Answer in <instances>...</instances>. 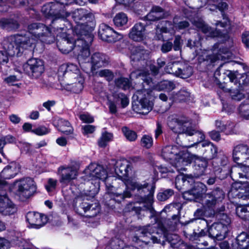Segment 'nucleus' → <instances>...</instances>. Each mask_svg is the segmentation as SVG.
<instances>
[{
  "instance_id": "1",
  "label": "nucleus",
  "mask_w": 249,
  "mask_h": 249,
  "mask_svg": "<svg viewBox=\"0 0 249 249\" xmlns=\"http://www.w3.org/2000/svg\"><path fill=\"white\" fill-rule=\"evenodd\" d=\"M137 190L138 193L141 195L143 202H150L152 199L154 191V186L149 185L147 183L143 184L133 182L132 180H126L125 183H121L120 186L115 188V189L110 191V197L115 201L120 203L126 198H130L131 194L128 190Z\"/></svg>"
},
{
  "instance_id": "2",
  "label": "nucleus",
  "mask_w": 249,
  "mask_h": 249,
  "mask_svg": "<svg viewBox=\"0 0 249 249\" xmlns=\"http://www.w3.org/2000/svg\"><path fill=\"white\" fill-rule=\"evenodd\" d=\"M149 75L148 71H142L139 72L137 76L142 77L144 82L143 89L138 90L134 94L137 102L133 103V110L137 112L145 115L148 114L152 109L153 103L150 101L152 90L150 88H146V84L149 88L153 86L152 79L148 76Z\"/></svg>"
},
{
  "instance_id": "3",
  "label": "nucleus",
  "mask_w": 249,
  "mask_h": 249,
  "mask_svg": "<svg viewBox=\"0 0 249 249\" xmlns=\"http://www.w3.org/2000/svg\"><path fill=\"white\" fill-rule=\"evenodd\" d=\"M71 17L76 24L74 32L77 36L92 34L96 22L91 12L83 8L77 9L71 13Z\"/></svg>"
},
{
  "instance_id": "4",
  "label": "nucleus",
  "mask_w": 249,
  "mask_h": 249,
  "mask_svg": "<svg viewBox=\"0 0 249 249\" xmlns=\"http://www.w3.org/2000/svg\"><path fill=\"white\" fill-rule=\"evenodd\" d=\"M35 43V40L26 35H17L5 38L1 45L3 50L8 52V54L14 55L22 53L24 49H27Z\"/></svg>"
},
{
  "instance_id": "5",
  "label": "nucleus",
  "mask_w": 249,
  "mask_h": 249,
  "mask_svg": "<svg viewBox=\"0 0 249 249\" xmlns=\"http://www.w3.org/2000/svg\"><path fill=\"white\" fill-rule=\"evenodd\" d=\"M229 63L221 64L218 69L219 71L223 72L229 78L230 81L225 85H220V88L225 92H228L231 99L235 101H240L245 98V93L243 89H240V84L236 80V75L233 71L225 70L229 68Z\"/></svg>"
},
{
  "instance_id": "6",
  "label": "nucleus",
  "mask_w": 249,
  "mask_h": 249,
  "mask_svg": "<svg viewBox=\"0 0 249 249\" xmlns=\"http://www.w3.org/2000/svg\"><path fill=\"white\" fill-rule=\"evenodd\" d=\"M94 194L88 195L81 194L75 197L73 206L75 211L79 214L88 217L97 215L99 212V208L96 204H90L88 202L89 199L94 197Z\"/></svg>"
},
{
  "instance_id": "7",
  "label": "nucleus",
  "mask_w": 249,
  "mask_h": 249,
  "mask_svg": "<svg viewBox=\"0 0 249 249\" xmlns=\"http://www.w3.org/2000/svg\"><path fill=\"white\" fill-rule=\"evenodd\" d=\"M64 4L60 2H50L42 7L41 11L46 17H54L52 23H61L65 21V19L69 16V13L65 9Z\"/></svg>"
},
{
  "instance_id": "8",
  "label": "nucleus",
  "mask_w": 249,
  "mask_h": 249,
  "mask_svg": "<svg viewBox=\"0 0 249 249\" xmlns=\"http://www.w3.org/2000/svg\"><path fill=\"white\" fill-rule=\"evenodd\" d=\"M93 40L92 34L79 36L75 42L74 51L79 62L84 63L90 55L89 45Z\"/></svg>"
},
{
  "instance_id": "9",
  "label": "nucleus",
  "mask_w": 249,
  "mask_h": 249,
  "mask_svg": "<svg viewBox=\"0 0 249 249\" xmlns=\"http://www.w3.org/2000/svg\"><path fill=\"white\" fill-rule=\"evenodd\" d=\"M16 192L22 201H24L32 196L36 191L34 180L26 178L16 182Z\"/></svg>"
},
{
  "instance_id": "10",
  "label": "nucleus",
  "mask_w": 249,
  "mask_h": 249,
  "mask_svg": "<svg viewBox=\"0 0 249 249\" xmlns=\"http://www.w3.org/2000/svg\"><path fill=\"white\" fill-rule=\"evenodd\" d=\"M58 76L60 80L66 81L67 83L83 78L77 67L73 64L61 66L58 70Z\"/></svg>"
},
{
  "instance_id": "11",
  "label": "nucleus",
  "mask_w": 249,
  "mask_h": 249,
  "mask_svg": "<svg viewBox=\"0 0 249 249\" xmlns=\"http://www.w3.org/2000/svg\"><path fill=\"white\" fill-rule=\"evenodd\" d=\"M23 68L27 74L35 78H39L45 70L43 61L35 58L29 59L23 65Z\"/></svg>"
},
{
  "instance_id": "12",
  "label": "nucleus",
  "mask_w": 249,
  "mask_h": 249,
  "mask_svg": "<svg viewBox=\"0 0 249 249\" xmlns=\"http://www.w3.org/2000/svg\"><path fill=\"white\" fill-rule=\"evenodd\" d=\"M80 164L76 163L71 166H61L58 169V174L60 176L59 181L63 184H68L76 178L78 175Z\"/></svg>"
},
{
  "instance_id": "13",
  "label": "nucleus",
  "mask_w": 249,
  "mask_h": 249,
  "mask_svg": "<svg viewBox=\"0 0 249 249\" xmlns=\"http://www.w3.org/2000/svg\"><path fill=\"white\" fill-rule=\"evenodd\" d=\"M233 166L231 170V176L233 180L242 183H247L249 180V166L241 163Z\"/></svg>"
},
{
  "instance_id": "14",
  "label": "nucleus",
  "mask_w": 249,
  "mask_h": 249,
  "mask_svg": "<svg viewBox=\"0 0 249 249\" xmlns=\"http://www.w3.org/2000/svg\"><path fill=\"white\" fill-rule=\"evenodd\" d=\"M85 172L89 180L99 179L104 180L107 177V172L104 167L95 163H90L85 170Z\"/></svg>"
},
{
  "instance_id": "15",
  "label": "nucleus",
  "mask_w": 249,
  "mask_h": 249,
  "mask_svg": "<svg viewBox=\"0 0 249 249\" xmlns=\"http://www.w3.org/2000/svg\"><path fill=\"white\" fill-rule=\"evenodd\" d=\"M57 46L60 52L63 53H68L73 49L74 50L75 42L74 40L66 33H62L57 35Z\"/></svg>"
},
{
  "instance_id": "16",
  "label": "nucleus",
  "mask_w": 249,
  "mask_h": 249,
  "mask_svg": "<svg viewBox=\"0 0 249 249\" xmlns=\"http://www.w3.org/2000/svg\"><path fill=\"white\" fill-rule=\"evenodd\" d=\"M98 34L103 40L108 42H115L123 37L122 35L114 31L108 25L104 24L100 25Z\"/></svg>"
},
{
  "instance_id": "17",
  "label": "nucleus",
  "mask_w": 249,
  "mask_h": 249,
  "mask_svg": "<svg viewBox=\"0 0 249 249\" xmlns=\"http://www.w3.org/2000/svg\"><path fill=\"white\" fill-rule=\"evenodd\" d=\"M225 195L223 191L219 188H216L211 193L205 195L204 206L208 208H213L217 203L224 199Z\"/></svg>"
},
{
  "instance_id": "18",
  "label": "nucleus",
  "mask_w": 249,
  "mask_h": 249,
  "mask_svg": "<svg viewBox=\"0 0 249 249\" xmlns=\"http://www.w3.org/2000/svg\"><path fill=\"white\" fill-rule=\"evenodd\" d=\"M233 159L237 163H246L249 166V147L244 144L236 146L233 150Z\"/></svg>"
},
{
  "instance_id": "19",
  "label": "nucleus",
  "mask_w": 249,
  "mask_h": 249,
  "mask_svg": "<svg viewBox=\"0 0 249 249\" xmlns=\"http://www.w3.org/2000/svg\"><path fill=\"white\" fill-rule=\"evenodd\" d=\"M28 30L34 38L28 37L35 39V42L41 37L47 36L51 32L50 29L41 23H33L29 24Z\"/></svg>"
},
{
  "instance_id": "20",
  "label": "nucleus",
  "mask_w": 249,
  "mask_h": 249,
  "mask_svg": "<svg viewBox=\"0 0 249 249\" xmlns=\"http://www.w3.org/2000/svg\"><path fill=\"white\" fill-rule=\"evenodd\" d=\"M17 208L7 197L3 192H0V213L5 215H10L16 213Z\"/></svg>"
},
{
  "instance_id": "21",
  "label": "nucleus",
  "mask_w": 249,
  "mask_h": 249,
  "mask_svg": "<svg viewBox=\"0 0 249 249\" xmlns=\"http://www.w3.org/2000/svg\"><path fill=\"white\" fill-rule=\"evenodd\" d=\"M191 2L194 3L192 5H189V7L194 9H198L203 6H205L206 4H209L210 5H213L214 8L218 9L222 12L224 14V10L228 8V4L224 2H218L219 0H191Z\"/></svg>"
},
{
  "instance_id": "22",
  "label": "nucleus",
  "mask_w": 249,
  "mask_h": 249,
  "mask_svg": "<svg viewBox=\"0 0 249 249\" xmlns=\"http://www.w3.org/2000/svg\"><path fill=\"white\" fill-rule=\"evenodd\" d=\"M192 22L196 27L199 29L203 33L207 34L209 36L215 37L222 36L220 32L212 28L208 25L205 24L201 18H196L192 21Z\"/></svg>"
},
{
  "instance_id": "23",
  "label": "nucleus",
  "mask_w": 249,
  "mask_h": 249,
  "mask_svg": "<svg viewBox=\"0 0 249 249\" xmlns=\"http://www.w3.org/2000/svg\"><path fill=\"white\" fill-rule=\"evenodd\" d=\"M26 218L29 223L35 228H40L47 222V216L39 213L29 212L27 213Z\"/></svg>"
},
{
  "instance_id": "24",
  "label": "nucleus",
  "mask_w": 249,
  "mask_h": 249,
  "mask_svg": "<svg viewBox=\"0 0 249 249\" xmlns=\"http://www.w3.org/2000/svg\"><path fill=\"white\" fill-rule=\"evenodd\" d=\"M131 170L129 163L126 160H120L116 162V166L115 168L116 174L123 180L121 183H125L126 180H130L128 178L129 172Z\"/></svg>"
},
{
  "instance_id": "25",
  "label": "nucleus",
  "mask_w": 249,
  "mask_h": 249,
  "mask_svg": "<svg viewBox=\"0 0 249 249\" xmlns=\"http://www.w3.org/2000/svg\"><path fill=\"white\" fill-rule=\"evenodd\" d=\"M228 231V229L226 226L217 223L212 224L208 230L209 236L218 240L225 238Z\"/></svg>"
},
{
  "instance_id": "26",
  "label": "nucleus",
  "mask_w": 249,
  "mask_h": 249,
  "mask_svg": "<svg viewBox=\"0 0 249 249\" xmlns=\"http://www.w3.org/2000/svg\"><path fill=\"white\" fill-rule=\"evenodd\" d=\"M191 162V160L189 154L186 153L179 152L171 163L181 172L186 170L185 166Z\"/></svg>"
},
{
  "instance_id": "27",
  "label": "nucleus",
  "mask_w": 249,
  "mask_h": 249,
  "mask_svg": "<svg viewBox=\"0 0 249 249\" xmlns=\"http://www.w3.org/2000/svg\"><path fill=\"white\" fill-rule=\"evenodd\" d=\"M108 57L101 53H95L91 57V71L92 73L97 69L105 67L108 64Z\"/></svg>"
},
{
  "instance_id": "28",
  "label": "nucleus",
  "mask_w": 249,
  "mask_h": 249,
  "mask_svg": "<svg viewBox=\"0 0 249 249\" xmlns=\"http://www.w3.org/2000/svg\"><path fill=\"white\" fill-rule=\"evenodd\" d=\"M191 159L194 161V176L198 178L204 174L208 165L207 160L196 155H193Z\"/></svg>"
},
{
  "instance_id": "29",
  "label": "nucleus",
  "mask_w": 249,
  "mask_h": 249,
  "mask_svg": "<svg viewBox=\"0 0 249 249\" xmlns=\"http://www.w3.org/2000/svg\"><path fill=\"white\" fill-rule=\"evenodd\" d=\"M145 36V26L141 22L137 23L132 27L129 34V37L135 41L143 40Z\"/></svg>"
},
{
  "instance_id": "30",
  "label": "nucleus",
  "mask_w": 249,
  "mask_h": 249,
  "mask_svg": "<svg viewBox=\"0 0 249 249\" xmlns=\"http://www.w3.org/2000/svg\"><path fill=\"white\" fill-rule=\"evenodd\" d=\"M166 16V14L163 9L159 6H154L144 18L147 20L155 21L163 18Z\"/></svg>"
},
{
  "instance_id": "31",
  "label": "nucleus",
  "mask_w": 249,
  "mask_h": 249,
  "mask_svg": "<svg viewBox=\"0 0 249 249\" xmlns=\"http://www.w3.org/2000/svg\"><path fill=\"white\" fill-rule=\"evenodd\" d=\"M205 159L207 160L215 158L217 154V148L210 142L204 141L202 143Z\"/></svg>"
},
{
  "instance_id": "32",
  "label": "nucleus",
  "mask_w": 249,
  "mask_h": 249,
  "mask_svg": "<svg viewBox=\"0 0 249 249\" xmlns=\"http://www.w3.org/2000/svg\"><path fill=\"white\" fill-rule=\"evenodd\" d=\"M19 164L12 163L5 167L1 173V177L4 179H10L14 178L20 170Z\"/></svg>"
},
{
  "instance_id": "33",
  "label": "nucleus",
  "mask_w": 249,
  "mask_h": 249,
  "mask_svg": "<svg viewBox=\"0 0 249 249\" xmlns=\"http://www.w3.org/2000/svg\"><path fill=\"white\" fill-rule=\"evenodd\" d=\"M8 2L17 7H24L29 3L28 0H0V13L8 11L9 9V6L7 5Z\"/></svg>"
},
{
  "instance_id": "34",
  "label": "nucleus",
  "mask_w": 249,
  "mask_h": 249,
  "mask_svg": "<svg viewBox=\"0 0 249 249\" xmlns=\"http://www.w3.org/2000/svg\"><path fill=\"white\" fill-rule=\"evenodd\" d=\"M228 50L227 48H220L218 53L209 54L204 58V61L208 64H212L220 59L223 60L229 56Z\"/></svg>"
},
{
  "instance_id": "35",
  "label": "nucleus",
  "mask_w": 249,
  "mask_h": 249,
  "mask_svg": "<svg viewBox=\"0 0 249 249\" xmlns=\"http://www.w3.org/2000/svg\"><path fill=\"white\" fill-rule=\"evenodd\" d=\"M249 247V236L245 232L241 233L236 237L235 244L232 245V249H247Z\"/></svg>"
},
{
  "instance_id": "36",
  "label": "nucleus",
  "mask_w": 249,
  "mask_h": 249,
  "mask_svg": "<svg viewBox=\"0 0 249 249\" xmlns=\"http://www.w3.org/2000/svg\"><path fill=\"white\" fill-rule=\"evenodd\" d=\"M179 153V150L177 146L168 145L162 149L161 155L165 160H169L171 162Z\"/></svg>"
},
{
  "instance_id": "37",
  "label": "nucleus",
  "mask_w": 249,
  "mask_h": 249,
  "mask_svg": "<svg viewBox=\"0 0 249 249\" xmlns=\"http://www.w3.org/2000/svg\"><path fill=\"white\" fill-rule=\"evenodd\" d=\"M192 193L194 194L196 199H199L205 195L206 191V185L200 182H196L192 189H191Z\"/></svg>"
},
{
  "instance_id": "38",
  "label": "nucleus",
  "mask_w": 249,
  "mask_h": 249,
  "mask_svg": "<svg viewBox=\"0 0 249 249\" xmlns=\"http://www.w3.org/2000/svg\"><path fill=\"white\" fill-rule=\"evenodd\" d=\"M193 68L188 65L180 62L177 76L185 79L191 76L193 74Z\"/></svg>"
},
{
  "instance_id": "39",
  "label": "nucleus",
  "mask_w": 249,
  "mask_h": 249,
  "mask_svg": "<svg viewBox=\"0 0 249 249\" xmlns=\"http://www.w3.org/2000/svg\"><path fill=\"white\" fill-rule=\"evenodd\" d=\"M180 127L183 129L182 133L191 135L194 133V128L192 127L191 120L184 116L180 117Z\"/></svg>"
},
{
  "instance_id": "40",
  "label": "nucleus",
  "mask_w": 249,
  "mask_h": 249,
  "mask_svg": "<svg viewBox=\"0 0 249 249\" xmlns=\"http://www.w3.org/2000/svg\"><path fill=\"white\" fill-rule=\"evenodd\" d=\"M84 82V78H80V79L73 81V82L68 83L67 85L69 86V87H67V89L68 90L74 93H79L83 89Z\"/></svg>"
},
{
  "instance_id": "41",
  "label": "nucleus",
  "mask_w": 249,
  "mask_h": 249,
  "mask_svg": "<svg viewBox=\"0 0 249 249\" xmlns=\"http://www.w3.org/2000/svg\"><path fill=\"white\" fill-rule=\"evenodd\" d=\"M58 126V130L65 135H70L73 133V127L67 121L60 120Z\"/></svg>"
},
{
  "instance_id": "42",
  "label": "nucleus",
  "mask_w": 249,
  "mask_h": 249,
  "mask_svg": "<svg viewBox=\"0 0 249 249\" xmlns=\"http://www.w3.org/2000/svg\"><path fill=\"white\" fill-rule=\"evenodd\" d=\"M1 28L8 30H16L19 27L18 22L12 18H3Z\"/></svg>"
},
{
  "instance_id": "43",
  "label": "nucleus",
  "mask_w": 249,
  "mask_h": 249,
  "mask_svg": "<svg viewBox=\"0 0 249 249\" xmlns=\"http://www.w3.org/2000/svg\"><path fill=\"white\" fill-rule=\"evenodd\" d=\"M175 27V24L173 25L171 21L164 20L161 21L157 26L156 34L159 32L162 33H168L173 30Z\"/></svg>"
},
{
  "instance_id": "44",
  "label": "nucleus",
  "mask_w": 249,
  "mask_h": 249,
  "mask_svg": "<svg viewBox=\"0 0 249 249\" xmlns=\"http://www.w3.org/2000/svg\"><path fill=\"white\" fill-rule=\"evenodd\" d=\"M175 87V84L174 82L170 81L164 80L158 83L156 86L155 89L160 91L166 90L170 91L173 90Z\"/></svg>"
},
{
  "instance_id": "45",
  "label": "nucleus",
  "mask_w": 249,
  "mask_h": 249,
  "mask_svg": "<svg viewBox=\"0 0 249 249\" xmlns=\"http://www.w3.org/2000/svg\"><path fill=\"white\" fill-rule=\"evenodd\" d=\"M114 83L116 87L124 90L129 89L131 86V82L129 80L124 77L116 78Z\"/></svg>"
},
{
  "instance_id": "46",
  "label": "nucleus",
  "mask_w": 249,
  "mask_h": 249,
  "mask_svg": "<svg viewBox=\"0 0 249 249\" xmlns=\"http://www.w3.org/2000/svg\"><path fill=\"white\" fill-rule=\"evenodd\" d=\"M180 117L174 118L169 121L168 124L169 128L175 133L181 134L183 129L180 127Z\"/></svg>"
},
{
  "instance_id": "47",
  "label": "nucleus",
  "mask_w": 249,
  "mask_h": 249,
  "mask_svg": "<svg viewBox=\"0 0 249 249\" xmlns=\"http://www.w3.org/2000/svg\"><path fill=\"white\" fill-rule=\"evenodd\" d=\"M190 94L185 90H180L178 93L173 94L172 100L175 102H182L188 100L190 98Z\"/></svg>"
},
{
  "instance_id": "48",
  "label": "nucleus",
  "mask_w": 249,
  "mask_h": 249,
  "mask_svg": "<svg viewBox=\"0 0 249 249\" xmlns=\"http://www.w3.org/2000/svg\"><path fill=\"white\" fill-rule=\"evenodd\" d=\"M93 73L96 76L105 78L108 81H112L114 77L113 72L108 69L101 70L97 71H94Z\"/></svg>"
},
{
  "instance_id": "49",
  "label": "nucleus",
  "mask_w": 249,
  "mask_h": 249,
  "mask_svg": "<svg viewBox=\"0 0 249 249\" xmlns=\"http://www.w3.org/2000/svg\"><path fill=\"white\" fill-rule=\"evenodd\" d=\"M113 21L116 26L121 27L127 23L128 18L125 14L121 12L115 16L114 18Z\"/></svg>"
},
{
  "instance_id": "50",
  "label": "nucleus",
  "mask_w": 249,
  "mask_h": 249,
  "mask_svg": "<svg viewBox=\"0 0 249 249\" xmlns=\"http://www.w3.org/2000/svg\"><path fill=\"white\" fill-rule=\"evenodd\" d=\"M122 131L126 139L129 141H135L137 138V134L134 131L130 129L126 126H123Z\"/></svg>"
},
{
  "instance_id": "51",
  "label": "nucleus",
  "mask_w": 249,
  "mask_h": 249,
  "mask_svg": "<svg viewBox=\"0 0 249 249\" xmlns=\"http://www.w3.org/2000/svg\"><path fill=\"white\" fill-rule=\"evenodd\" d=\"M180 64V62H178L169 63L165 67V71L167 73H171L177 76L178 75Z\"/></svg>"
},
{
  "instance_id": "52",
  "label": "nucleus",
  "mask_w": 249,
  "mask_h": 249,
  "mask_svg": "<svg viewBox=\"0 0 249 249\" xmlns=\"http://www.w3.org/2000/svg\"><path fill=\"white\" fill-rule=\"evenodd\" d=\"M216 216L219 221L217 223L225 226L228 229L231 222L230 218L226 214L220 213H216Z\"/></svg>"
},
{
  "instance_id": "53",
  "label": "nucleus",
  "mask_w": 249,
  "mask_h": 249,
  "mask_svg": "<svg viewBox=\"0 0 249 249\" xmlns=\"http://www.w3.org/2000/svg\"><path fill=\"white\" fill-rule=\"evenodd\" d=\"M247 212H249V205H241L236 209L237 215L242 219L246 220Z\"/></svg>"
},
{
  "instance_id": "54",
  "label": "nucleus",
  "mask_w": 249,
  "mask_h": 249,
  "mask_svg": "<svg viewBox=\"0 0 249 249\" xmlns=\"http://www.w3.org/2000/svg\"><path fill=\"white\" fill-rule=\"evenodd\" d=\"M112 137L113 135L111 133L108 132L103 133L98 142L99 145L102 147H105L107 143L112 140Z\"/></svg>"
},
{
  "instance_id": "55",
  "label": "nucleus",
  "mask_w": 249,
  "mask_h": 249,
  "mask_svg": "<svg viewBox=\"0 0 249 249\" xmlns=\"http://www.w3.org/2000/svg\"><path fill=\"white\" fill-rule=\"evenodd\" d=\"M123 242L118 239H116L111 242V246L113 249H139L137 248L132 246H125L124 247H123L122 249H121V247L123 246Z\"/></svg>"
},
{
  "instance_id": "56",
  "label": "nucleus",
  "mask_w": 249,
  "mask_h": 249,
  "mask_svg": "<svg viewBox=\"0 0 249 249\" xmlns=\"http://www.w3.org/2000/svg\"><path fill=\"white\" fill-rule=\"evenodd\" d=\"M174 194L173 190L167 189L158 195V198L160 201H165L171 196Z\"/></svg>"
},
{
  "instance_id": "57",
  "label": "nucleus",
  "mask_w": 249,
  "mask_h": 249,
  "mask_svg": "<svg viewBox=\"0 0 249 249\" xmlns=\"http://www.w3.org/2000/svg\"><path fill=\"white\" fill-rule=\"evenodd\" d=\"M141 142L142 145L146 148H149L153 145V139L149 135H145L143 136L141 139Z\"/></svg>"
},
{
  "instance_id": "58",
  "label": "nucleus",
  "mask_w": 249,
  "mask_h": 249,
  "mask_svg": "<svg viewBox=\"0 0 249 249\" xmlns=\"http://www.w3.org/2000/svg\"><path fill=\"white\" fill-rule=\"evenodd\" d=\"M119 101H121V106L123 108L125 107L129 104V100L126 95L123 93H119L115 95Z\"/></svg>"
},
{
  "instance_id": "59",
  "label": "nucleus",
  "mask_w": 249,
  "mask_h": 249,
  "mask_svg": "<svg viewBox=\"0 0 249 249\" xmlns=\"http://www.w3.org/2000/svg\"><path fill=\"white\" fill-rule=\"evenodd\" d=\"M239 111L243 118L249 119V103L241 105L239 107Z\"/></svg>"
},
{
  "instance_id": "60",
  "label": "nucleus",
  "mask_w": 249,
  "mask_h": 249,
  "mask_svg": "<svg viewBox=\"0 0 249 249\" xmlns=\"http://www.w3.org/2000/svg\"><path fill=\"white\" fill-rule=\"evenodd\" d=\"M13 56L14 55L8 54V52L5 51L4 50L0 51V64L7 63L9 58Z\"/></svg>"
},
{
  "instance_id": "61",
  "label": "nucleus",
  "mask_w": 249,
  "mask_h": 249,
  "mask_svg": "<svg viewBox=\"0 0 249 249\" xmlns=\"http://www.w3.org/2000/svg\"><path fill=\"white\" fill-rule=\"evenodd\" d=\"M174 23L175 24V28L179 30L185 29L190 26L189 22L186 20L180 21L178 23H176L174 20Z\"/></svg>"
},
{
  "instance_id": "62",
  "label": "nucleus",
  "mask_w": 249,
  "mask_h": 249,
  "mask_svg": "<svg viewBox=\"0 0 249 249\" xmlns=\"http://www.w3.org/2000/svg\"><path fill=\"white\" fill-rule=\"evenodd\" d=\"M223 16V21H216L215 23V25L216 27L220 26V27L222 28H225L227 27L229 24V20L228 18L225 15V14H222Z\"/></svg>"
},
{
  "instance_id": "63",
  "label": "nucleus",
  "mask_w": 249,
  "mask_h": 249,
  "mask_svg": "<svg viewBox=\"0 0 249 249\" xmlns=\"http://www.w3.org/2000/svg\"><path fill=\"white\" fill-rule=\"evenodd\" d=\"M152 232L153 231L151 230V226L150 225H147L141 228L138 231V233L142 237L146 235L147 233L151 234Z\"/></svg>"
},
{
  "instance_id": "64",
  "label": "nucleus",
  "mask_w": 249,
  "mask_h": 249,
  "mask_svg": "<svg viewBox=\"0 0 249 249\" xmlns=\"http://www.w3.org/2000/svg\"><path fill=\"white\" fill-rule=\"evenodd\" d=\"M194 133L191 135H189V136L194 135L196 139V142L199 143L202 141H203L205 138L204 134L200 132L196 131L195 129H194Z\"/></svg>"
}]
</instances>
